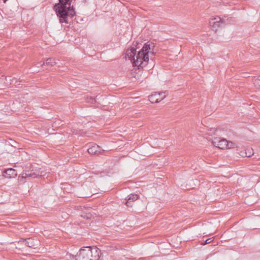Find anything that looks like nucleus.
<instances>
[{
	"label": "nucleus",
	"instance_id": "1",
	"mask_svg": "<svg viewBox=\"0 0 260 260\" xmlns=\"http://www.w3.org/2000/svg\"><path fill=\"white\" fill-rule=\"evenodd\" d=\"M154 46L149 42L145 43L142 48L137 53L136 49L131 48L126 51V57L131 60L133 66L139 68H143L148 63L149 57L152 59L154 56L153 52H150L151 47Z\"/></svg>",
	"mask_w": 260,
	"mask_h": 260
},
{
	"label": "nucleus",
	"instance_id": "2",
	"mask_svg": "<svg viewBox=\"0 0 260 260\" xmlns=\"http://www.w3.org/2000/svg\"><path fill=\"white\" fill-rule=\"evenodd\" d=\"M224 23V21L219 17L211 18L209 21L210 26L211 27L212 29L214 31H216L217 29L221 27Z\"/></svg>",
	"mask_w": 260,
	"mask_h": 260
},
{
	"label": "nucleus",
	"instance_id": "3",
	"mask_svg": "<svg viewBox=\"0 0 260 260\" xmlns=\"http://www.w3.org/2000/svg\"><path fill=\"white\" fill-rule=\"evenodd\" d=\"M164 93V92H153L151 95L149 96V101L152 103H157L166 98V95L162 96Z\"/></svg>",
	"mask_w": 260,
	"mask_h": 260
},
{
	"label": "nucleus",
	"instance_id": "4",
	"mask_svg": "<svg viewBox=\"0 0 260 260\" xmlns=\"http://www.w3.org/2000/svg\"><path fill=\"white\" fill-rule=\"evenodd\" d=\"M227 140L225 139L215 138L212 141V144L216 147L221 149H226Z\"/></svg>",
	"mask_w": 260,
	"mask_h": 260
},
{
	"label": "nucleus",
	"instance_id": "5",
	"mask_svg": "<svg viewBox=\"0 0 260 260\" xmlns=\"http://www.w3.org/2000/svg\"><path fill=\"white\" fill-rule=\"evenodd\" d=\"M3 175L5 178H15L17 175V172L13 168H9L3 172Z\"/></svg>",
	"mask_w": 260,
	"mask_h": 260
},
{
	"label": "nucleus",
	"instance_id": "6",
	"mask_svg": "<svg viewBox=\"0 0 260 260\" xmlns=\"http://www.w3.org/2000/svg\"><path fill=\"white\" fill-rule=\"evenodd\" d=\"M88 152L90 154L99 155L101 153V151H104V150L102 149L100 146L96 144H94L91 147H89L88 150Z\"/></svg>",
	"mask_w": 260,
	"mask_h": 260
},
{
	"label": "nucleus",
	"instance_id": "7",
	"mask_svg": "<svg viewBox=\"0 0 260 260\" xmlns=\"http://www.w3.org/2000/svg\"><path fill=\"white\" fill-rule=\"evenodd\" d=\"M18 243L33 248H36V246L37 245V244H36L35 240L32 238H28L27 239L19 241Z\"/></svg>",
	"mask_w": 260,
	"mask_h": 260
},
{
	"label": "nucleus",
	"instance_id": "8",
	"mask_svg": "<svg viewBox=\"0 0 260 260\" xmlns=\"http://www.w3.org/2000/svg\"><path fill=\"white\" fill-rule=\"evenodd\" d=\"M40 172H30L29 171H26L25 172H23L22 174V177L23 178H35L38 176H40Z\"/></svg>",
	"mask_w": 260,
	"mask_h": 260
},
{
	"label": "nucleus",
	"instance_id": "9",
	"mask_svg": "<svg viewBox=\"0 0 260 260\" xmlns=\"http://www.w3.org/2000/svg\"><path fill=\"white\" fill-rule=\"evenodd\" d=\"M56 63L55 59L53 58H48L46 59V62H39L38 67H41L44 68L45 67H52Z\"/></svg>",
	"mask_w": 260,
	"mask_h": 260
},
{
	"label": "nucleus",
	"instance_id": "10",
	"mask_svg": "<svg viewBox=\"0 0 260 260\" xmlns=\"http://www.w3.org/2000/svg\"><path fill=\"white\" fill-rule=\"evenodd\" d=\"M139 199V196L136 194H130L126 199L125 204L127 207H132L133 203Z\"/></svg>",
	"mask_w": 260,
	"mask_h": 260
},
{
	"label": "nucleus",
	"instance_id": "11",
	"mask_svg": "<svg viewBox=\"0 0 260 260\" xmlns=\"http://www.w3.org/2000/svg\"><path fill=\"white\" fill-rule=\"evenodd\" d=\"M253 154V150L251 148H247L246 149L244 150V151H241L240 153V155L242 156L243 157H250Z\"/></svg>",
	"mask_w": 260,
	"mask_h": 260
},
{
	"label": "nucleus",
	"instance_id": "12",
	"mask_svg": "<svg viewBox=\"0 0 260 260\" xmlns=\"http://www.w3.org/2000/svg\"><path fill=\"white\" fill-rule=\"evenodd\" d=\"M226 149H231L236 147V145L235 143L231 142V141H227L226 143Z\"/></svg>",
	"mask_w": 260,
	"mask_h": 260
},
{
	"label": "nucleus",
	"instance_id": "13",
	"mask_svg": "<svg viewBox=\"0 0 260 260\" xmlns=\"http://www.w3.org/2000/svg\"><path fill=\"white\" fill-rule=\"evenodd\" d=\"M96 98H93L92 96H87L86 99V102L90 104H94L96 102Z\"/></svg>",
	"mask_w": 260,
	"mask_h": 260
},
{
	"label": "nucleus",
	"instance_id": "14",
	"mask_svg": "<svg viewBox=\"0 0 260 260\" xmlns=\"http://www.w3.org/2000/svg\"><path fill=\"white\" fill-rule=\"evenodd\" d=\"M253 84L255 86L260 88V76L253 80Z\"/></svg>",
	"mask_w": 260,
	"mask_h": 260
},
{
	"label": "nucleus",
	"instance_id": "15",
	"mask_svg": "<svg viewBox=\"0 0 260 260\" xmlns=\"http://www.w3.org/2000/svg\"><path fill=\"white\" fill-rule=\"evenodd\" d=\"M213 237L208 238L207 240H206V241L202 243L201 244L203 245H205L206 244H209L213 241Z\"/></svg>",
	"mask_w": 260,
	"mask_h": 260
},
{
	"label": "nucleus",
	"instance_id": "16",
	"mask_svg": "<svg viewBox=\"0 0 260 260\" xmlns=\"http://www.w3.org/2000/svg\"><path fill=\"white\" fill-rule=\"evenodd\" d=\"M216 131V130L214 128L209 131V132L207 133L209 135L212 136L215 134Z\"/></svg>",
	"mask_w": 260,
	"mask_h": 260
},
{
	"label": "nucleus",
	"instance_id": "17",
	"mask_svg": "<svg viewBox=\"0 0 260 260\" xmlns=\"http://www.w3.org/2000/svg\"><path fill=\"white\" fill-rule=\"evenodd\" d=\"M94 249H95V251H96V253H98V256L99 257V252H100V251H101V250H100V249H99V248H98V247H94Z\"/></svg>",
	"mask_w": 260,
	"mask_h": 260
}]
</instances>
